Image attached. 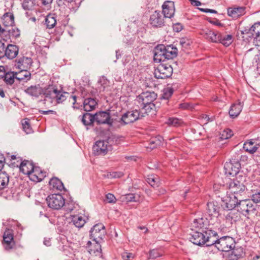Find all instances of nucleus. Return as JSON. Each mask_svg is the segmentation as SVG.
<instances>
[{
  "label": "nucleus",
  "instance_id": "nucleus-1",
  "mask_svg": "<svg viewBox=\"0 0 260 260\" xmlns=\"http://www.w3.org/2000/svg\"><path fill=\"white\" fill-rule=\"evenodd\" d=\"M189 240L197 245L210 246L214 245L217 240V233L211 230L203 232H194L190 235Z\"/></svg>",
  "mask_w": 260,
  "mask_h": 260
},
{
  "label": "nucleus",
  "instance_id": "nucleus-2",
  "mask_svg": "<svg viewBox=\"0 0 260 260\" xmlns=\"http://www.w3.org/2000/svg\"><path fill=\"white\" fill-rule=\"evenodd\" d=\"M214 244L219 251L229 252L235 246V242L233 238L229 236L218 239L217 234V240Z\"/></svg>",
  "mask_w": 260,
  "mask_h": 260
},
{
  "label": "nucleus",
  "instance_id": "nucleus-3",
  "mask_svg": "<svg viewBox=\"0 0 260 260\" xmlns=\"http://www.w3.org/2000/svg\"><path fill=\"white\" fill-rule=\"evenodd\" d=\"M220 207L214 202H208L207 204V213L210 217L209 222L212 225H217L219 223Z\"/></svg>",
  "mask_w": 260,
  "mask_h": 260
},
{
  "label": "nucleus",
  "instance_id": "nucleus-4",
  "mask_svg": "<svg viewBox=\"0 0 260 260\" xmlns=\"http://www.w3.org/2000/svg\"><path fill=\"white\" fill-rule=\"evenodd\" d=\"M48 206L53 209L58 210L65 205V200L60 194H52L46 199Z\"/></svg>",
  "mask_w": 260,
  "mask_h": 260
},
{
  "label": "nucleus",
  "instance_id": "nucleus-5",
  "mask_svg": "<svg viewBox=\"0 0 260 260\" xmlns=\"http://www.w3.org/2000/svg\"><path fill=\"white\" fill-rule=\"evenodd\" d=\"M90 238L94 242H101L106 234L105 226L101 223L96 224L90 231Z\"/></svg>",
  "mask_w": 260,
  "mask_h": 260
},
{
  "label": "nucleus",
  "instance_id": "nucleus-6",
  "mask_svg": "<svg viewBox=\"0 0 260 260\" xmlns=\"http://www.w3.org/2000/svg\"><path fill=\"white\" fill-rule=\"evenodd\" d=\"M31 74L26 70H21L19 72H9L7 73L6 79L11 81L25 80L27 81L30 79Z\"/></svg>",
  "mask_w": 260,
  "mask_h": 260
},
{
  "label": "nucleus",
  "instance_id": "nucleus-7",
  "mask_svg": "<svg viewBox=\"0 0 260 260\" xmlns=\"http://www.w3.org/2000/svg\"><path fill=\"white\" fill-rule=\"evenodd\" d=\"M237 209L245 216H247L255 211L254 206L251 201L243 200L242 198L240 200Z\"/></svg>",
  "mask_w": 260,
  "mask_h": 260
},
{
  "label": "nucleus",
  "instance_id": "nucleus-8",
  "mask_svg": "<svg viewBox=\"0 0 260 260\" xmlns=\"http://www.w3.org/2000/svg\"><path fill=\"white\" fill-rule=\"evenodd\" d=\"M229 187L230 192L232 194L239 196L240 197H241L242 193L244 192L246 188L244 184L237 179L232 181L230 183Z\"/></svg>",
  "mask_w": 260,
  "mask_h": 260
},
{
  "label": "nucleus",
  "instance_id": "nucleus-9",
  "mask_svg": "<svg viewBox=\"0 0 260 260\" xmlns=\"http://www.w3.org/2000/svg\"><path fill=\"white\" fill-rule=\"evenodd\" d=\"M240 167L241 165L239 161L233 159L225 163L224 169L225 174L234 176L239 173Z\"/></svg>",
  "mask_w": 260,
  "mask_h": 260
},
{
  "label": "nucleus",
  "instance_id": "nucleus-10",
  "mask_svg": "<svg viewBox=\"0 0 260 260\" xmlns=\"http://www.w3.org/2000/svg\"><path fill=\"white\" fill-rule=\"evenodd\" d=\"M3 245L4 248L7 250H9L14 248L15 246L14 241V236L12 230H7L3 235Z\"/></svg>",
  "mask_w": 260,
  "mask_h": 260
},
{
  "label": "nucleus",
  "instance_id": "nucleus-11",
  "mask_svg": "<svg viewBox=\"0 0 260 260\" xmlns=\"http://www.w3.org/2000/svg\"><path fill=\"white\" fill-rule=\"evenodd\" d=\"M172 69L169 67H167L164 64L158 66L157 70L154 72V76L156 79H165L172 75Z\"/></svg>",
  "mask_w": 260,
  "mask_h": 260
},
{
  "label": "nucleus",
  "instance_id": "nucleus-12",
  "mask_svg": "<svg viewBox=\"0 0 260 260\" xmlns=\"http://www.w3.org/2000/svg\"><path fill=\"white\" fill-rule=\"evenodd\" d=\"M108 142L105 141H98L93 146V151L95 155H105L107 153L110 146Z\"/></svg>",
  "mask_w": 260,
  "mask_h": 260
},
{
  "label": "nucleus",
  "instance_id": "nucleus-13",
  "mask_svg": "<svg viewBox=\"0 0 260 260\" xmlns=\"http://www.w3.org/2000/svg\"><path fill=\"white\" fill-rule=\"evenodd\" d=\"M140 113L137 110L128 111L122 115L121 121L125 124H128L135 122L140 118Z\"/></svg>",
  "mask_w": 260,
  "mask_h": 260
},
{
  "label": "nucleus",
  "instance_id": "nucleus-14",
  "mask_svg": "<svg viewBox=\"0 0 260 260\" xmlns=\"http://www.w3.org/2000/svg\"><path fill=\"white\" fill-rule=\"evenodd\" d=\"M166 46L164 45H158L155 47L153 51L154 61L160 62L165 61Z\"/></svg>",
  "mask_w": 260,
  "mask_h": 260
},
{
  "label": "nucleus",
  "instance_id": "nucleus-15",
  "mask_svg": "<svg viewBox=\"0 0 260 260\" xmlns=\"http://www.w3.org/2000/svg\"><path fill=\"white\" fill-rule=\"evenodd\" d=\"M32 63L30 57L22 56L15 60V66L20 70H27L29 69Z\"/></svg>",
  "mask_w": 260,
  "mask_h": 260
},
{
  "label": "nucleus",
  "instance_id": "nucleus-16",
  "mask_svg": "<svg viewBox=\"0 0 260 260\" xmlns=\"http://www.w3.org/2000/svg\"><path fill=\"white\" fill-rule=\"evenodd\" d=\"M157 98V94L154 91H146L142 93L139 100H141L142 105L153 103Z\"/></svg>",
  "mask_w": 260,
  "mask_h": 260
},
{
  "label": "nucleus",
  "instance_id": "nucleus-17",
  "mask_svg": "<svg viewBox=\"0 0 260 260\" xmlns=\"http://www.w3.org/2000/svg\"><path fill=\"white\" fill-rule=\"evenodd\" d=\"M94 121L98 124H111L110 116L109 113L105 111H100L94 115Z\"/></svg>",
  "mask_w": 260,
  "mask_h": 260
},
{
  "label": "nucleus",
  "instance_id": "nucleus-18",
  "mask_svg": "<svg viewBox=\"0 0 260 260\" xmlns=\"http://www.w3.org/2000/svg\"><path fill=\"white\" fill-rule=\"evenodd\" d=\"M242 198L239 196L232 194L227 197L225 200V207L229 210L237 207L238 208L239 203Z\"/></svg>",
  "mask_w": 260,
  "mask_h": 260
},
{
  "label": "nucleus",
  "instance_id": "nucleus-19",
  "mask_svg": "<svg viewBox=\"0 0 260 260\" xmlns=\"http://www.w3.org/2000/svg\"><path fill=\"white\" fill-rule=\"evenodd\" d=\"M162 7L164 17L170 18L173 16L175 13V7L173 2H166Z\"/></svg>",
  "mask_w": 260,
  "mask_h": 260
},
{
  "label": "nucleus",
  "instance_id": "nucleus-20",
  "mask_svg": "<svg viewBox=\"0 0 260 260\" xmlns=\"http://www.w3.org/2000/svg\"><path fill=\"white\" fill-rule=\"evenodd\" d=\"M203 37L207 40L213 42L218 43L220 37V32L207 29L203 33Z\"/></svg>",
  "mask_w": 260,
  "mask_h": 260
},
{
  "label": "nucleus",
  "instance_id": "nucleus-21",
  "mask_svg": "<svg viewBox=\"0 0 260 260\" xmlns=\"http://www.w3.org/2000/svg\"><path fill=\"white\" fill-rule=\"evenodd\" d=\"M70 96V98L72 99L73 105H74L77 101V97L75 95H70L69 93L67 92H62L59 90L55 96L54 98L58 104L61 103L64 101L67 98Z\"/></svg>",
  "mask_w": 260,
  "mask_h": 260
},
{
  "label": "nucleus",
  "instance_id": "nucleus-22",
  "mask_svg": "<svg viewBox=\"0 0 260 260\" xmlns=\"http://www.w3.org/2000/svg\"><path fill=\"white\" fill-rule=\"evenodd\" d=\"M150 23L154 27H160L164 24V18L161 13L155 11L150 17Z\"/></svg>",
  "mask_w": 260,
  "mask_h": 260
},
{
  "label": "nucleus",
  "instance_id": "nucleus-23",
  "mask_svg": "<svg viewBox=\"0 0 260 260\" xmlns=\"http://www.w3.org/2000/svg\"><path fill=\"white\" fill-rule=\"evenodd\" d=\"M34 170V167L32 162L28 160H24L21 162L20 166V171L24 174L28 175L29 177Z\"/></svg>",
  "mask_w": 260,
  "mask_h": 260
},
{
  "label": "nucleus",
  "instance_id": "nucleus-24",
  "mask_svg": "<svg viewBox=\"0 0 260 260\" xmlns=\"http://www.w3.org/2000/svg\"><path fill=\"white\" fill-rule=\"evenodd\" d=\"M259 53L258 48L255 46L246 51L245 56L246 58L251 59L253 62H258L259 60Z\"/></svg>",
  "mask_w": 260,
  "mask_h": 260
},
{
  "label": "nucleus",
  "instance_id": "nucleus-25",
  "mask_svg": "<svg viewBox=\"0 0 260 260\" xmlns=\"http://www.w3.org/2000/svg\"><path fill=\"white\" fill-rule=\"evenodd\" d=\"M245 8L243 7H233L228 9V14L233 18H237L244 13Z\"/></svg>",
  "mask_w": 260,
  "mask_h": 260
},
{
  "label": "nucleus",
  "instance_id": "nucleus-26",
  "mask_svg": "<svg viewBox=\"0 0 260 260\" xmlns=\"http://www.w3.org/2000/svg\"><path fill=\"white\" fill-rule=\"evenodd\" d=\"M243 105V103L239 101H238V103L233 104L229 110L230 116L234 118L239 115L242 110Z\"/></svg>",
  "mask_w": 260,
  "mask_h": 260
},
{
  "label": "nucleus",
  "instance_id": "nucleus-27",
  "mask_svg": "<svg viewBox=\"0 0 260 260\" xmlns=\"http://www.w3.org/2000/svg\"><path fill=\"white\" fill-rule=\"evenodd\" d=\"M18 47L14 45H9L5 50V55L9 59H13L18 53Z\"/></svg>",
  "mask_w": 260,
  "mask_h": 260
},
{
  "label": "nucleus",
  "instance_id": "nucleus-28",
  "mask_svg": "<svg viewBox=\"0 0 260 260\" xmlns=\"http://www.w3.org/2000/svg\"><path fill=\"white\" fill-rule=\"evenodd\" d=\"M43 88V93L46 98L49 97L51 99H54L57 94L58 89L54 85H49L47 87H44Z\"/></svg>",
  "mask_w": 260,
  "mask_h": 260
},
{
  "label": "nucleus",
  "instance_id": "nucleus-29",
  "mask_svg": "<svg viewBox=\"0 0 260 260\" xmlns=\"http://www.w3.org/2000/svg\"><path fill=\"white\" fill-rule=\"evenodd\" d=\"M25 92L32 96L37 97L43 93V88L40 85L31 86L25 90Z\"/></svg>",
  "mask_w": 260,
  "mask_h": 260
},
{
  "label": "nucleus",
  "instance_id": "nucleus-30",
  "mask_svg": "<svg viewBox=\"0 0 260 260\" xmlns=\"http://www.w3.org/2000/svg\"><path fill=\"white\" fill-rule=\"evenodd\" d=\"M98 103L93 99L87 98L84 100L83 107L85 111L89 112L95 109Z\"/></svg>",
  "mask_w": 260,
  "mask_h": 260
},
{
  "label": "nucleus",
  "instance_id": "nucleus-31",
  "mask_svg": "<svg viewBox=\"0 0 260 260\" xmlns=\"http://www.w3.org/2000/svg\"><path fill=\"white\" fill-rule=\"evenodd\" d=\"M225 218L226 222L232 224L239 219V213L237 211H231L225 215Z\"/></svg>",
  "mask_w": 260,
  "mask_h": 260
},
{
  "label": "nucleus",
  "instance_id": "nucleus-32",
  "mask_svg": "<svg viewBox=\"0 0 260 260\" xmlns=\"http://www.w3.org/2000/svg\"><path fill=\"white\" fill-rule=\"evenodd\" d=\"M45 172H43L39 169L36 168L31 173L30 178L34 181L40 182L45 177Z\"/></svg>",
  "mask_w": 260,
  "mask_h": 260
},
{
  "label": "nucleus",
  "instance_id": "nucleus-33",
  "mask_svg": "<svg viewBox=\"0 0 260 260\" xmlns=\"http://www.w3.org/2000/svg\"><path fill=\"white\" fill-rule=\"evenodd\" d=\"M49 185L51 188L61 191L64 189L62 182L57 178L54 177L50 179Z\"/></svg>",
  "mask_w": 260,
  "mask_h": 260
},
{
  "label": "nucleus",
  "instance_id": "nucleus-34",
  "mask_svg": "<svg viewBox=\"0 0 260 260\" xmlns=\"http://www.w3.org/2000/svg\"><path fill=\"white\" fill-rule=\"evenodd\" d=\"M9 176L5 172H0V190L4 189L8 185Z\"/></svg>",
  "mask_w": 260,
  "mask_h": 260
},
{
  "label": "nucleus",
  "instance_id": "nucleus-35",
  "mask_svg": "<svg viewBox=\"0 0 260 260\" xmlns=\"http://www.w3.org/2000/svg\"><path fill=\"white\" fill-rule=\"evenodd\" d=\"M56 24V19L54 14H49L46 16L45 24L47 28H53Z\"/></svg>",
  "mask_w": 260,
  "mask_h": 260
},
{
  "label": "nucleus",
  "instance_id": "nucleus-36",
  "mask_svg": "<svg viewBox=\"0 0 260 260\" xmlns=\"http://www.w3.org/2000/svg\"><path fill=\"white\" fill-rule=\"evenodd\" d=\"M177 49L172 46L166 47L165 60L166 59H172L177 56Z\"/></svg>",
  "mask_w": 260,
  "mask_h": 260
},
{
  "label": "nucleus",
  "instance_id": "nucleus-37",
  "mask_svg": "<svg viewBox=\"0 0 260 260\" xmlns=\"http://www.w3.org/2000/svg\"><path fill=\"white\" fill-rule=\"evenodd\" d=\"M247 33L251 34L255 41L257 37L260 38V23H254Z\"/></svg>",
  "mask_w": 260,
  "mask_h": 260
},
{
  "label": "nucleus",
  "instance_id": "nucleus-38",
  "mask_svg": "<svg viewBox=\"0 0 260 260\" xmlns=\"http://www.w3.org/2000/svg\"><path fill=\"white\" fill-rule=\"evenodd\" d=\"M218 43H221L224 46H230L233 42V37L231 35L222 36L220 32Z\"/></svg>",
  "mask_w": 260,
  "mask_h": 260
},
{
  "label": "nucleus",
  "instance_id": "nucleus-39",
  "mask_svg": "<svg viewBox=\"0 0 260 260\" xmlns=\"http://www.w3.org/2000/svg\"><path fill=\"white\" fill-rule=\"evenodd\" d=\"M3 24L7 26H12L14 23V18L13 14L6 13L3 16Z\"/></svg>",
  "mask_w": 260,
  "mask_h": 260
},
{
  "label": "nucleus",
  "instance_id": "nucleus-40",
  "mask_svg": "<svg viewBox=\"0 0 260 260\" xmlns=\"http://www.w3.org/2000/svg\"><path fill=\"white\" fill-rule=\"evenodd\" d=\"M254 146L253 139H251L244 143L243 148L246 151L253 154L256 151V147Z\"/></svg>",
  "mask_w": 260,
  "mask_h": 260
},
{
  "label": "nucleus",
  "instance_id": "nucleus-41",
  "mask_svg": "<svg viewBox=\"0 0 260 260\" xmlns=\"http://www.w3.org/2000/svg\"><path fill=\"white\" fill-rule=\"evenodd\" d=\"M72 222L76 227L80 228L84 225L85 220L81 216L74 215L72 216Z\"/></svg>",
  "mask_w": 260,
  "mask_h": 260
},
{
  "label": "nucleus",
  "instance_id": "nucleus-42",
  "mask_svg": "<svg viewBox=\"0 0 260 260\" xmlns=\"http://www.w3.org/2000/svg\"><path fill=\"white\" fill-rule=\"evenodd\" d=\"M94 121H95L94 115L90 113H86L82 116V122L85 125H89Z\"/></svg>",
  "mask_w": 260,
  "mask_h": 260
},
{
  "label": "nucleus",
  "instance_id": "nucleus-43",
  "mask_svg": "<svg viewBox=\"0 0 260 260\" xmlns=\"http://www.w3.org/2000/svg\"><path fill=\"white\" fill-rule=\"evenodd\" d=\"M251 201L255 203H260V189H251Z\"/></svg>",
  "mask_w": 260,
  "mask_h": 260
},
{
  "label": "nucleus",
  "instance_id": "nucleus-44",
  "mask_svg": "<svg viewBox=\"0 0 260 260\" xmlns=\"http://www.w3.org/2000/svg\"><path fill=\"white\" fill-rule=\"evenodd\" d=\"M183 123L181 119L175 117L169 118L167 122L168 125L176 127L181 126Z\"/></svg>",
  "mask_w": 260,
  "mask_h": 260
},
{
  "label": "nucleus",
  "instance_id": "nucleus-45",
  "mask_svg": "<svg viewBox=\"0 0 260 260\" xmlns=\"http://www.w3.org/2000/svg\"><path fill=\"white\" fill-rule=\"evenodd\" d=\"M100 243L101 242H95L94 248L89 249V252L91 254H94L96 256L100 255L102 252L101 246L100 244Z\"/></svg>",
  "mask_w": 260,
  "mask_h": 260
},
{
  "label": "nucleus",
  "instance_id": "nucleus-46",
  "mask_svg": "<svg viewBox=\"0 0 260 260\" xmlns=\"http://www.w3.org/2000/svg\"><path fill=\"white\" fill-rule=\"evenodd\" d=\"M174 92V89L172 87L164 88L162 90L161 98L164 100H168Z\"/></svg>",
  "mask_w": 260,
  "mask_h": 260
},
{
  "label": "nucleus",
  "instance_id": "nucleus-47",
  "mask_svg": "<svg viewBox=\"0 0 260 260\" xmlns=\"http://www.w3.org/2000/svg\"><path fill=\"white\" fill-rule=\"evenodd\" d=\"M205 220L203 218H200L198 219H195L193 223H192V227L194 228H200L201 229L204 226V222Z\"/></svg>",
  "mask_w": 260,
  "mask_h": 260
},
{
  "label": "nucleus",
  "instance_id": "nucleus-48",
  "mask_svg": "<svg viewBox=\"0 0 260 260\" xmlns=\"http://www.w3.org/2000/svg\"><path fill=\"white\" fill-rule=\"evenodd\" d=\"M34 6L35 2L33 0H24L22 3V7L26 10L32 9Z\"/></svg>",
  "mask_w": 260,
  "mask_h": 260
},
{
  "label": "nucleus",
  "instance_id": "nucleus-49",
  "mask_svg": "<svg viewBox=\"0 0 260 260\" xmlns=\"http://www.w3.org/2000/svg\"><path fill=\"white\" fill-rule=\"evenodd\" d=\"M162 140V138L161 137H158L155 139L154 140H152L149 144V146L148 147L151 149H153L156 147L160 145L161 141Z\"/></svg>",
  "mask_w": 260,
  "mask_h": 260
},
{
  "label": "nucleus",
  "instance_id": "nucleus-50",
  "mask_svg": "<svg viewBox=\"0 0 260 260\" xmlns=\"http://www.w3.org/2000/svg\"><path fill=\"white\" fill-rule=\"evenodd\" d=\"M28 119H25L22 121V125L23 131L27 134H30L32 132V129L28 122Z\"/></svg>",
  "mask_w": 260,
  "mask_h": 260
},
{
  "label": "nucleus",
  "instance_id": "nucleus-51",
  "mask_svg": "<svg viewBox=\"0 0 260 260\" xmlns=\"http://www.w3.org/2000/svg\"><path fill=\"white\" fill-rule=\"evenodd\" d=\"M140 197L133 193H128L125 195V200L127 202H139Z\"/></svg>",
  "mask_w": 260,
  "mask_h": 260
},
{
  "label": "nucleus",
  "instance_id": "nucleus-52",
  "mask_svg": "<svg viewBox=\"0 0 260 260\" xmlns=\"http://www.w3.org/2000/svg\"><path fill=\"white\" fill-rule=\"evenodd\" d=\"M233 135V132L231 129H226L222 132L220 138L222 140H225L231 138Z\"/></svg>",
  "mask_w": 260,
  "mask_h": 260
},
{
  "label": "nucleus",
  "instance_id": "nucleus-53",
  "mask_svg": "<svg viewBox=\"0 0 260 260\" xmlns=\"http://www.w3.org/2000/svg\"><path fill=\"white\" fill-rule=\"evenodd\" d=\"M147 182L151 186L154 187L155 185H157L158 178L157 177L151 176L148 178Z\"/></svg>",
  "mask_w": 260,
  "mask_h": 260
},
{
  "label": "nucleus",
  "instance_id": "nucleus-54",
  "mask_svg": "<svg viewBox=\"0 0 260 260\" xmlns=\"http://www.w3.org/2000/svg\"><path fill=\"white\" fill-rule=\"evenodd\" d=\"M230 251H231L233 254H235L236 256L237 255V256L239 257L242 256L243 254V249L241 248H236L235 246Z\"/></svg>",
  "mask_w": 260,
  "mask_h": 260
},
{
  "label": "nucleus",
  "instance_id": "nucleus-55",
  "mask_svg": "<svg viewBox=\"0 0 260 260\" xmlns=\"http://www.w3.org/2000/svg\"><path fill=\"white\" fill-rule=\"evenodd\" d=\"M179 108L182 109H192L194 106L187 103H181L179 105Z\"/></svg>",
  "mask_w": 260,
  "mask_h": 260
},
{
  "label": "nucleus",
  "instance_id": "nucleus-56",
  "mask_svg": "<svg viewBox=\"0 0 260 260\" xmlns=\"http://www.w3.org/2000/svg\"><path fill=\"white\" fill-rule=\"evenodd\" d=\"M143 108L145 109L146 112H150L151 110L155 109V105L153 103H151L148 104L142 105Z\"/></svg>",
  "mask_w": 260,
  "mask_h": 260
},
{
  "label": "nucleus",
  "instance_id": "nucleus-57",
  "mask_svg": "<svg viewBox=\"0 0 260 260\" xmlns=\"http://www.w3.org/2000/svg\"><path fill=\"white\" fill-rule=\"evenodd\" d=\"M161 255L162 254L159 253L157 250L153 249L150 251L149 256L150 258H156Z\"/></svg>",
  "mask_w": 260,
  "mask_h": 260
},
{
  "label": "nucleus",
  "instance_id": "nucleus-58",
  "mask_svg": "<svg viewBox=\"0 0 260 260\" xmlns=\"http://www.w3.org/2000/svg\"><path fill=\"white\" fill-rule=\"evenodd\" d=\"M7 73H6L3 67H0V79H4V81H11L10 80L6 79Z\"/></svg>",
  "mask_w": 260,
  "mask_h": 260
},
{
  "label": "nucleus",
  "instance_id": "nucleus-59",
  "mask_svg": "<svg viewBox=\"0 0 260 260\" xmlns=\"http://www.w3.org/2000/svg\"><path fill=\"white\" fill-rule=\"evenodd\" d=\"M9 31L10 34L15 38H18L20 36V31L18 29L12 28Z\"/></svg>",
  "mask_w": 260,
  "mask_h": 260
},
{
  "label": "nucleus",
  "instance_id": "nucleus-60",
  "mask_svg": "<svg viewBox=\"0 0 260 260\" xmlns=\"http://www.w3.org/2000/svg\"><path fill=\"white\" fill-rule=\"evenodd\" d=\"M106 199L110 203H114L116 201V198L114 197V196L113 194L110 193L106 195Z\"/></svg>",
  "mask_w": 260,
  "mask_h": 260
},
{
  "label": "nucleus",
  "instance_id": "nucleus-61",
  "mask_svg": "<svg viewBox=\"0 0 260 260\" xmlns=\"http://www.w3.org/2000/svg\"><path fill=\"white\" fill-rule=\"evenodd\" d=\"M122 258L124 260H131L134 257L133 254L131 253L124 252L121 254Z\"/></svg>",
  "mask_w": 260,
  "mask_h": 260
},
{
  "label": "nucleus",
  "instance_id": "nucleus-62",
  "mask_svg": "<svg viewBox=\"0 0 260 260\" xmlns=\"http://www.w3.org/2000/svg\"><path fill=\"white\" fill-rule=\"evenodd\" d=\"M190 44L189 41L186 39H182L180 41V45L184 48H187Z\"/></svg>",
  "mask_w": 260,
  "mask_h": 260
},
{
  "label": "nucleus",
  "instance_id": "nucleus-63",
  "mask_svg": "<svg viewBox=\"0 0 260 260\" xmlns=\"http://www.w3.org/2000/svg\"><path fill=\"white\" fill-rule=\"evenodd\" d=\"M6 49L5 43L0 41V58L3 55V52Z\"/></svg>",
  "mask_w": 260,
  "mask_h": 260
},
{
  "label": "nucleus",
  "instance_id": "nucleus-64",
  "mask_svg": "<svg viewBox=\"0 0 260 260\" xmlns=\"http://www.w3.org/2000/svg\"><path fill=\"white\" fill-rule=\"evenodd\" d=\"M182 29V25L179 23H177L173 25V30L176 32H179Z\"/></svg>",
  "mask_w": 260,
  "mask_h": 260
}]
</instances>
